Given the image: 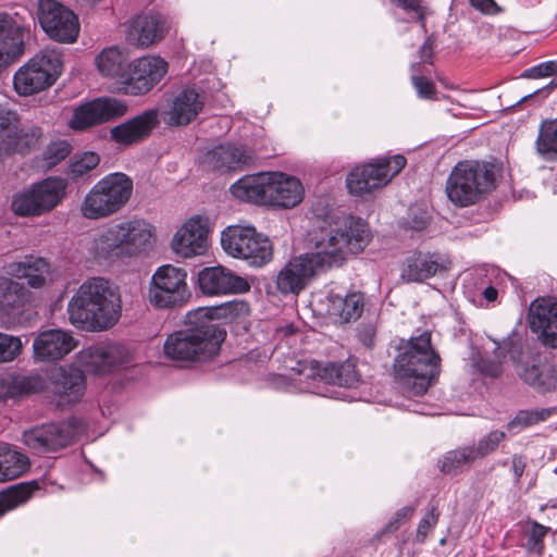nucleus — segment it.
<instances>
[{
  "mask_svg": "<svg viewBox=\"0 0 557 557\" xmlns=\"http://www.w3.org/2000/svg\"><path fill=\"white\" fill-rule=\"evenodd\" d=\"M505 351L509 354L513 362H517V358L521 352V345L511 338L504 341L503 344L496 343L493 356H479L473 358V367L486 376L498 377L503 371L502 364L506 357Z\"/></svg>",
  "mask_w": 557,
  "mask_h": 557,
  "instance_id": "obj_34",
  "label": "nucleus"
},
{
  "mask_svg": "<svg viewBox=\"0 0 557 557\" xmlns=\"http://www.w3.org/2000/svg\"><path fill=\"white\" fill-rule=\"evenodd\" d=\"M157 109H149L111 128L112 140L123 146L138 144L149 137L159 123Z\"/></svg>",
  "mask_w": 557,
  "mask_h": 557,
  "instance_id": "obj_25",
  "label": "nucleus"
},
{
  "mask_svg": "<svg viewBox=\"0 0 557 557\" xmlns=\"http://www.w3.org/2000/svg\"><path fill=\"white\" fill-rule=\"evenodd\" d=\"M78 360L86 370L104 373L126 363L128 350L120 344L89 346L79 351Z\"/></svg>",
  "mask_w": 557,
  "mask_h": 557,
  "instance_id": "obj_23",
  "label": "nucleus"
},
{
  "mask_svg": "<svg viewBox=\"0 0 557 557\" xmlns=\"http://www.w3.org/2000/svg\"><path fill=\"white\" fill-rule=\"evenodd\" d=\"M445 269L438 255L413 251L405 259L401 278L407 282H423Z\"/></svg>",
  "mask_w": 557,
  "mask_h": 557,
  "instance_id": "obj_29",
  "label": "nucleus"
},
{
  "mask_svg": "<svg viewBox=\"0 0 557 557\" xmlns=\"http://www.w3.org/2000/svg\"><path fill=\"white\" fill-rule=\"evenodd\" d=\"M438 518L440 511L437 504H431L430 508L418 524L416 533L417 542L423 543L426 540L429 532L437 524Z\"/></svg>",
  "mask_w": 557,
  "mask_h": 557,
  "instance_id": "obj_55",
  "label": "nucleus"
},
{
  "mask_svg": "<svg viewBox=\"0 0 557 557\" xmlns=\"http://www.w3.org/2000/svg\"><path fill=\"white\" fill-rule=\"evenodd\" d=\"M18 126V116L15 112L0 108V151L4 149Z\"/></svg>",
  "mask_w": 557,
  "mask_h": 557,
  "instance_id": "obj_53",
  "label": "nucleus"
},
{
  "mask_svg": "<svg viewBox=\"0 0 557 557\" xmlns=\"http://www.w3.org/2000/svg\"><path fill=\"white\" fill-rule=\"evenodd\" d=\"M66 312L76 329L102 332L114 326L122 314L119 289L103 277L85 281L71 297Z\"/></svg>",
  "mask_w": 557,
  "mask_h": 557,
  "instance_id": "obj_3",
  "label": "nucleus"
},
{
  "mask_svg": "<svg viewBox=\"0 0 557 557\" xmlns=\"http://www.w3.org/2000/svg\"><path fill=\"white\" fill-rule=\"evenodd\" d=\"M434 47H435L434 37L432 35L428 36L419 49V57L422 62L432 64Z\"/></svg>",
  "mask_w": 557,
  "mask_h": 557,
  "instance_id": "obj_60",
  "label": "nucleus"
},
{
  "mask_svg": "<svg viewBox=\"0 0 557 557\" xmlns=\"http://www.w3.org/2000/svg\"><path fill=\"white\" fill-rule=\"evenodd\" d=\"M51 383L55 394L64 398L67 404L81 400L85 392V375L77 368H59L51 375Z\"/></svg>",
  "mask_w": 557,
  "mask_h": 557,
  "instance_id": "obj_32",
  "label": "nucleus"
},
{
  "mask_svg": "<svg viewBox=\"0 0 557 557\" xmlns=\"http://www.w3.org/2000/svg\"><path fill=\"white\" fill-rule=\"evenodd\" d=\"M506 433L504 431L494 430L482 436L478 443L469 445V450L473 457V460L483 459L490 454L496 451L499 444L505 440Z\"/></svg>",
  "mask_w": 557,
  "mask_h": 557,
  "instance_id": "obj_49",
  "label": "nucleus"
},
{
  "mask_svg": "<svg viewBox=\"0 0 557 557\" xmlns=\"http://www.w3.org/2000/svg\"><path fill=\"white\" fill-rule=\"evenodd\" d=\"M389 2L407 15L406 22H417L421 29L426 32L425 17L430 10L423 0H389Z\"/></svg>",
  "mask_w": 557,
  "mask_h": 557,
  "instance_id": "obj_48",
  "label": "nucleus"
},
{
  "mask_svg": "<svg viewBox=\"0 0 557 557\" xmlns=\"http://www.w3.org/2000/svg\"><path fill=\"white\" fill-rule=\"evenodd\" d=\"M475 461L468 446L446 453L440 460V469L446 474H456L470 468Z\"/></svg>",
  "mask_w": 557,
  "mask_h": 557,
  "instance_id": "obj_43",
  "label": "nucleus"
},
{
  "mask_svg": "<svg viewBox=\"0 0 557 557\" xmlns=\"http://www.w3.org/2000/svg\"><path fill=\"white\" fill-rule=\"evenodd\" d=\"M411 82L420 98L432 99L436 94L435 85L424 76L413 74Z\"/></svg>",
  "mask_w": 557,
  "mask_h": 557,
  "instance_id": "obj_58",
  "label": "nucleus"
},
{
  "mask_svg": "<svg viewBox=\"0 0 557 557\" xmlns=\"http://www.w3.org/2000/svg\"><path fill=\"white\" fill-rule=\"evenodd\" d=\"M38 21L45 33L55 41L72 44L78 37L77 16L55 0H39Z\"/></svg>",
  "mask_w": 557,
  "mask_h": 557,
  "instance_id": "obj_14",
  "label": "nucleus"
},
{
  "mask_svg": "<svg viewBox=\"0 0 557 557\" xmlns=\"http://www.w3.org/2000/svg\"><path fill=\"white\" fill-rule=\"evenodd\" d=\"M67 181L50 176L33 183L17 193L12 200V210L20 216H38L54 209L65 197Z\"/></svg>",
  "mask_w": 557,
  "mask_h": 557,
  "instance_id": "obj_10",
  "label": "nucleus"
},
{
  "mask_svg": "<svg viewBox=\"0 0 557 557\" xmlns=\"http://www.w3.org/2000/svg\"><path fill=\"white\" fill-rule=\"evenodd\" d=\"M28 468V458L10 448L0 445V482L12 481L21 476Z\"/></svg>",
  "mask_w": 557,
  "mask_h": 557,
  "instance_id": "obj_41",
  "label": "nucleus"
},
{
  "mask_svg": "<svg viewBox=\"0 0 557 557\" xmlns=\"http://www.w3.org/2000/svg\"><path fill=\"white\" fill-rule=\"evenodd\" d=\"M100 158L96 152L86 151L75 156L69 166V172L74 177L83 176L99 164Z\"/></svg>",
  "mask_w": 557,
  "mask_h": 557,
  "instance_id": "obj_51",
  "label": "nucleus"
},
{
  "mask_svg": "<svg viewBox=\"0 0 557 557\" xmlns=\"http://www.w3.org/2000/svg\"><path fill=\"white\" fill-rule=\"evenodd\" d=\"M307 253L290 259L277 273L276 287L282 294H299L310 280L322 273Z\"/></svg>",
  "mask_w": 557,
  "mask_h": 557,
  "instance_id": "obj_18",
  "label": "nucleus"
},
{
  "mask_svg": "<svg viewBox=\"0 0 557 557\" xmlns=\"http://www.w3.org/2000/svg\"><path fill=\"white\" fill-rule=\"evenodd\" d=\"M125 248L126 257H134L151 246L152 227L140 219L117 223Z\"/></svg>",
  "mask_w": 557,
  "mask_h": 557,
  "instance_id": "obj_31",
  "label": "nucleus"
},
{
  "mask_svg": "<svg viewBox=\"0 0 557 557\" xmlns=\"http://www.w3.org/2000/svg\"><path fill=\"white\" fill-rule=\"evenodd\" d=\"M77 344L72 332L49 329L35 337L33 342L34 358L37 361H58L76 348Z\"/></svg>",
  "mask_w": 557,
  "mask_h": 557,
  "instance_id": "obj_19",
  "label": "nucleus"
},
{
  "mask_svg": "<svg viewBox=\"0 0 557 557\" xmlns=\"http://www.w3.org/2000/svg\"><path fill=\"white\" fill-rule=\"evenodd\" d=\"M34 490H0V517L7 511L25 504L32 498Z\"/></svg>",
  "mask_w": 557,
  "mask_h": 557,
  "instance_id": "obj_50",
  "label": "nucleus"
},
{
  "mask_svg": "<svg viewBox=\"0 0 557 557\" xmlns=\"http://www.w3.org/2000/svg\"><path fill=\"white\" fill-rule=\"evenodd\" d=\"M133 181L124 173L115 172L98 181L81 203V213L89 220L108 218L128 202Z\"/></svg>",
  "mask_w": 557,
  "mask_h": 557,
  "instance_id": "obj_6",
  "label": "nucleus"
},
{
  "mask_svg": "<svg viewBox=\"0 0 557 557\" xmlns=\"http://www.w3.org/2000/svg\"><path fill=\"white\" fill-rule=\"evenodd\" d=\"M244 307L226 302L220 307H201L186 314L185 327L168 336L163 349L168 358L177 361H202L218 355L226 332L216 318L233 315Z\"/></svg>",
  "mask_w": 557,
  "mask_h": 557,
  "instance_id": "obj_1",
  "label": "nucleus"
},
{
  "mask_svg": "<svg viewBox=\"0 0 557 557\" xmlns=\"http://www.w3.org/2000/svg\"><path fill=\"white\" fill-rule=\"evenodd\" d=\"M530 327L541 333L545 346L557 348V302L549 297L536 298L529 308Z\"/></svg>",
  "mask_w": 557,
  "mask_h": 557,
  "instance_id": "obj_22",
  "label": "nucleus"
},
{
  "mask_svg": "<svg viewBox=\"0 0 557 557\" xmlns=\"http://www.w3.org/2000/svg\"><path fill=\"white\" fill-rule=\"evenodd\" d=\"M8 487H40L39 483L36 480L32 481H25V482H18L12 485H9Z\"/></svg>",
  "mask_w": 557,
  "mask_h": 557,
  "instance_id": "obj_64",
  "label": "nucleus"
},
{
  "mask_svg": "<svg viewBox=\"0 0 557 557\" xmlns=\"http://www.w3.org/2000/svg\"><path fill=\"white\" fill-rule=\"evenodd\" d=\"M26 302V289L20 283L7 278H0V321L10 329L20 323L21 314Z\"/></svg>",
  "mask_w": 557,
  "mask_h": 557,
  "instance_id": "obj_27",
  "label": "nucleus"
},
{
  "mask_svg": "<svg viewBox=\"0 0 557 557\" xmlns=\"http://www.w3.org/2000/svg\"><path fill=\"white\" fill-rule=\"evenodd\" d=\"M473 8L484 14H495L499 11L498 5L494 0H470Z\"/></svg>",
  "mask_w": 557,
  "mask_h": 557,
  "instance_id": "obj_61",
  "label": "nucleus"
},
{
  "mask_svg": "<svg viewBox=\"0 0 557 557\" xmlns=\"http://www.w3.org/2000/svg\"><path fill=\"white\" fill-rule=\"evenodd\" d=\"M9 273L18 278H26L30 287L39 288L45 285L49 273V263L40 257H25L24 260L12 262Z\"/></svg>",
  "mask_w": 557,
  "mask_h": 557,
  "instance_id": "obj_38",
  "label": "nucleus"
},
{
  "mask_svg": "<svg viewBox=\"0 0 557 557\" xmlns=\"http://www.w3.org/2000/svg\"><path fill=\"white\" fill-rule=\"evenodd\" d=\"M327 300L329 314L341 322L356 321L363 312L364 297L360 292H350L345 295L331 292Z\"/></svg>",
  "mask_w": 557,
  "mask_h": 557,
  "instance_id": "obj_33",
  "label": "nucleus"
},
{
  "mask_svg": "<svg viewBox=\"0 0 557 557\" xmlns=\"http://www.w3.org/2000/svg\"><path fill=\"white\" fill-rule=\"evenodd\" d=\"M45 387V380L41 375H21L13 377L8 385V396L14 398L40 392Z\"/></svg>",
  "mask_w": 557,
  "mask_h": 557,
  "instance_id": "obj_44",
  "label": "nucleus"
},
{
  "mask_svg": "<svg viewBox=\"0 0 557 557\" xmlns=\"http://www.w3.org/2000/svg\"><path fill=\"white\" fill-rule=\"evenodd\" d=\"M221 245L228 256L244 259L253 267L264 265L273 256L270 239L252 226H227L221 234Z\"/></svg>",
  "mask_w": 557,
  "mask_h": 557,
  "instance_id": "obj_9",
  "label": "nucleus"
},
{
  "mask_svg": "<svg viewBox=\"0 0 557 557\" xmlns=\"http://www.w3.org/2000/svg\"><path fill=\"white\" fill-rule=\"evenodd\" d=\"M95 63L101 75L119 79L124 85L131 63L119 47L104 48L96 57Z\"/></svg>",
  "mask_w": 557,
  "mask_h": 557,
  "instance_id": "obj_36",
  "label": "nucleus"
},
{
  "mask_svg": "<svg viewBox=\"0 0 557 557\" xmlns=\"http://www.w3.org/2000/svg\"><path fill=\"white\" fill-rule=\"evenodd\" d=\"M483 296L487 301H495L498 296V292L494 286H487L483 290Z\"/></svg>",
  "mask_w": 557,
  "mask_h": 557,
  "instance_id": "obj_63",
  "label": "nucleus"
},
{
  "mask_svg": "<svg viewBox=\"0 0 557 557\" xmlns=\"http://www.w3.org/2000/svg\"><path fill=\"white\" fill-rule=\"evenodd\" d=\"M416 505H407L398 509L383 528L382 533H393L397 531L404 523L411 519L416 511Z\"/></svg>",
  "mask_w": 557,
  "mask_h": 557,
  "instance_id": "obj_56",
  "label": "nucleus"
},
{
  "mask_svg": "<svg viewBox=\"0 0 557 557\" xmlns=\"http://www.w3.org/2000/svg\"><path fill=\"white\" fill-rule=\"evenodd\" d=\"M305 189L301 182L283 172H271L269 203L294 208L304 199Z\"/></svg>",
  "mask_w": 557,
  "mask_h": 557,
  "instance_id": "obj_28",
  "label": "nucleus"
},
{
  "mask_svg": "<svg viewBox=\"0 0 557 557\" xmlns=\"http://www.w3.org/2000/svg\"><path fill=\"white\" fill-rule=\"evenodd\" d=\"M257 154L252 148L239 143L220 144L208 150L205 164L220 173L243 171L255 164Z\"/></svg>",
  "mask_w": 557,
  "mask_h": 557,
  "instance_id": "obj_16",
  "label": "nucleus"
},
{
  "mask_svg": "<svg viewBox=\"0 0 557 557\" xmlns=\"http://www.w3.org/2000/svg\"><path fill=\"white\" fill-rule=\"evenodd\" d=\"M90 250L96 257L104 260L127 258L119 224L110 225L97 233Z\"/></svg>",
  "mask_w": 557,
  "mask_h": 557,
  "instance_id": "obj_35",
  "label": "nucleus"
},
{
  "mask_svg": "<svg viewBox=\"0 0 557 557\" xmlns=\"http://www.w3.org/2000/svg\"><path fill=\"white\" fill-rule=\"evenodd\" d=\"M41 137L42 131L38 126H17L16 132L11 136L2 152L26 154L38 146Z\"/></svg>",
  "mask_w": 557,
  "mask_h": 557,
  "instance_id": "obj_40",
  "label": "nucleus"
},
{
  "mask_svg": "<svg viewBox=\"0 0 557 557\" xmlns=\"http://www.w3.org/2000/svg\"><path fill=\"white\" fill-rule=\"evenodd\" d=\"M72 150L71 144L65 139L51 140L44 149L40 158V165L50 170L63 161Z\"/></svg>",
  "mask_w": 557,
  "mask_h": 557,
  "instance_id": "obj_45",
  "label": "nucleus"
},
{
  "mask_svg": "<svg viewBox=\"0 0 557 557\" xmlns=\"http://www.w3.org/2000/svg\"><path fill=\"white\" fill-rule=\"evenodd\" d=\"M525 468V460L522 456L515 455L512 457V470L515 473V476L518 479L522 475Z\"/></svg>",
  "mask_w": 557,
  "mask_h": 557,
  "instance_id": "obj_62",
  "label": "nucleus"
},
{
  "mask_svg": "<svg viewBox=\"0 0 557 557\" xmlns=\"http://www.w3.org/2000/svg\"><path fill=\"white\" fill-rule=\"evenodd\" d=\"M401 154L377 158L370 163L354 168L347 175L346 185L351 195L362 196L386 185L406 165Z\"/></svg>",
  "mask_w": 557,
  "mask_h": 557,
  "instance_id": "obj_11",
  "label": "nucleus"
},
{
  "mask_svg": "<svg viewBox=\"0 0 557 557\" xmlns=\"http://www.w3.org/2000/svg\"><path fill=\"white\" fill-rule=\"evenodd\" d=\"M25 27L8 13H0V73L25 50Z\"/></svg>",
  "mask_w": 557,
  "mask_h": 557,
  "instance_id": "obj_24",
  "label": "nucleus"
},
{
  "mask_svg": "<svg viewBox=\"0 0 557 557\" xmlns=\"http://www.w3.org/2000/svg\"><path fill=\"white\" fill-rule=\"evenodd\" d=\"M164 33V23L160 15L149 14L137 16L132 24V35H136L137 45L148 47L161 39Z\"/></svg>",
  "mask_w": 557,
  "mask_h": 557,
  "instance_id": "obj_39",
  "label": "nucleus"
},
{
  "mask_svg": "<svg viewBox=\"0 0 557 557\" xmlns=\"http://www.w3.org/2000/svg\"><path fill=\"white\" fill-rule=\"evenodd\" d=\"M187 272L172 264L159 267L153 273L148 290L151 305L174 308L185 305L191 294L187 286Z\"/></svg>",
  "mask_w": 557,
  "mask_h": 557,
  "instance_id": "obj_12",
  "label": "nucleus"
},
{
  "mask_svg": "<svg viewBox=\"0 0 557 557\" xmlns=\"http://www.w3.org/2000/svg\"><path fill=\"white\" fill-rule=\"evenodd\" d=\"M313 211L322 224L314 237V251L308 255L323 272L342 265L348 252L358 253L368 245L370 231L361 219H342L332 209L324 214L318 209Z\"/></svg>",
  "mask_w": 557,
  "mask_h": 557,
  "instance_id": "obj_2",
  "label": "nucleus"
},
{
  "mask_svg": "<svg viewBox=\"0 0 557 557\" xmlns=\"http://www.w3.org/2000/svg\"><path fill=\"white\" fill-rule=\"evenodd\" d=\"M127 112V104L112 97L96 98L77 106L69 120L73 131H86L92 126L116 120Z\"/></svg>",
  "mask_w": 557,
  "mask_h": 557,
  "instance_id": "obj_15",
  "label": "nucleus"
},
{
  "mask_svg": "<svg viewBox=\"0 0 557 557\" xmlns=\"http://www.w3.org/2000/svg\"><path fill=\"white\" fill-rule=\"evenodd\" d=\"M375 327L372 324H364L358 327L357 337L367 348H372L375 342Z\"/></svg>",
  "mask_w": 557,
  "mask_h": 557,
  "instance_id": "obj_59",
  "label": "nucleus"
},
{
  "mask_svg": "<svg viewBox=\"0 0 557 557\" xmlns=\"http://www.w3.org/2000/svg\"><path fill=\"white\" fill-rule=\"evenodd\" d=\"M553 413L550 408L520 410L516 417L507 423L508 431H520L539 422L545 421Z\"/></svg>",
  "mask_w": 557,
  "mask_h": 557,
  "instance_id": "obj_47",
  "label": "nucleus"
},
{
  "mask_svg": "<svg viewBox=\"0 0 557 557\" xmlns=\"http://www.w3.org/2000/svg\"><path fill=\"white\" fill-rule=\"evenodd\" d=\"M535 148L544 159L557 160V117L541 123Z\"/></svg>",
  "mask_w": 557,
  "mask_h": 557,
  "instance_id": "obj_42",
  "label": "nucleus"
},
{
  "mask_svg": "<svg viewBox=\"0 0 557 557\" xmlns=\"http://www.w3.org/2000/svg\"><path fill=\"white\" fill-rule=\"evenodd\" d=\"M516 372L528 385L540 393H546L555 388V370L549 364L517 363Z\"/></svg>",
  "mask_w": 557,
  "mask_h": 557,
  "instance_id": "obj_37",
  "label": "nucleus"
},
{
  "mask_svg": "<svg viewBox=\"0 0 557 557\" xmlns=\"http://www.w3.org/2000/svg\"><path fill=\"white\" fill-rule=\"evenodd\" d=\"M22 347L18 336L0 333V362L14 360L21 354Z\"/></svg>",
  "mask_w": 557,
  "mask_h": 557,
  "instance_id": "obj_54",
  "label": "nucleus"
},
{
  "mask_svg": "<svg viewBox=\"0 0 557 557\" xmlns=\"http://www.w3.org/2000/svg\"><path fill=\"white\" fill-rule=\"evenodd\" d=\"M200 290L206 295H227L248 292L249 283L230 270L219 265L205 268L198 274Z\"/></svg>",
  "mask_w": 557,
  "mask_h": 557,
  "instance_id": "obj_21",
  "label": "nucleus"
},
{
  "mask_svg": "<svg viewBox=\"0 0 557 557\" xmlns=\"http://www.w3.org/2000/svg\"><path fill=\"white\" fill-rule=\"evenodd\" d=\"M522 534L525 542V548L529 552L541 554L544 549V537L547 535L549 528L535 520H527L521 524Z\"/></svg>",
  "mask_w": 557,
  "mask_h": 557,
  "instance_id": "obj_46",
  "label": "nucleus"
},
{
  "mask_svg": "<svg viewBox=\"0 0 557 557\" xmlns=\"http://www.w3.org/2000/svg\"><path fill=\"white\" fill-rule=\"evenodd\" d=\"M431 222V215L424 205L411 206L408 210L404 225L408 230L423 231Z\"/></svg>",
  "mask_w": 557,
  "mask_h": 557,
  "instance_id": "obj_52",
  "label": "nucleus"
},
{
  "mask_svg": "<svg viewBox=\"0 0 557 557\" xmlns=\"http://www.w3.org/2000/svg\"><path fill=\"white\" fill-rule=\"evenodd\" d=\"M205 107V96L195 88H184L175 95L164 121L170 126H185L191 123Z\"/></svg>",
  "mask_w": 557,
  "mask_h": 557,
  "instance_id": "obj_26",
  "label": "nucleus"
},
{
  "mask_svg": "<svg viewBox=\"0 0 557 557\" xmlns=\"http://www.w3.org/2000/svg\"><path fill=\"white\" fill-rule=\"evenodd\" d=\"M168 72V63L160 57H143L131 63L124 90L134 96L144 95L158 84Z\"/></svg>",
  "mask_w": 557,
  "mask_h": 557,
  "instance_id": "obj_17",
  "label": "nucleus"
},
{
  "mask_svg": "<svg viewBox=\"0 0 557 557\" xmlns=\"http://www.w3.org/2000/svg\"><path fill=\"white\" fill-rule=\"evenodd\" d=\"M61 72L62 60L60 53L45 49L15 72L13 86L20 96L38 94L52 86Z\"/></svg>",
  "mask_w": 557,
  "mask_h": 557,
  "instance_id": "obj_8",
  "label": "nucleus"
},
{
  "mask_svg": "<svg viewBox=\"0 0 557 557\" xmlns=\"http://www.w3.org/2000/svg\"><path fill=\"white\" fill-rule=\"evenodd\" d=\"M208 220L202 216L190 218L176 232L172 247L174 251L184 257L201 256L208 248Z\"/></svg>",
  "mask_w": 557,
  "mask_h": 557,
  "instance_id": "obj_20",
  "label": "nucleus"
},
{
  "mask_svg": "<svg viewBox=\"0 0 557 557\" xmlns=\"http://www.w3.org/2000/svg\"><path fill=\"white\" fill-rule=\"evenodd\" d=\"M495 187L494 165L487 162L466 160L458 162L446 182L448 199L460 207L479 201Z\"/></svg>",
  "mask_w": 557,
  "mask_h": 557,
  "instance_id": "obj_5",
  "label": "nucleus"
},
{
  "mask_svg": "<svg viewBox=\"0 0 557 557\" xmlns=\"http://www.w3.org/2000/svg\"><path fill=\"white\" fill-rule=\"evenodd\" d=\"M85 430L86 425L82 419L71 418L61 423L45 424L25 431L23 441L29 448L46 454L67 446Z\"/></svg>",
  "mask_w": 557,
  "mask_h": 557,
  "instance_id": "obj_13",
  "label": "nucleus"
},
{
  "mask_svg": "<svg viewBox=\"0 0 557 557\" xmlns=\"http://www.w3.org/2000/svg\"><path fill=\"white\" fill-rule=\"evenodd\" d=\"M290 380L297 384L299 392L315 393L317 381L354 387L359 383L360 375L356 370V362L351 359L325 364L314 360H306L297 362V367L292 369Z\"/></svg>",
  "mask_w": 557,
  "mask_h": 557,
  "instance_id": "obj_7",
  "label": "nucleus"
},
{
  "mask_svg": "<svg viewBox=\"0 0 557 557\" xmlns=\"http://www.w3.org/2000/svg\"><path fill=\"white\" fill-rule=\"evenodd\" d=\"M431 333L411 336L394 362L395 377L408 395H423L440 373L441 358L432 347Z\"/></svg>",
  "mask_w": 557,
  "mask_h": 557,
  "instance_id": "obj_4",
  "label": "nucleus"
},
{
  "mask_svg": "<svg viewBox=\"0 0 557 557\" xmlns=\"http://www.w3.org/2000/svg\"><path fill=\"white\" fill-rule=\"evenodd\" d=\"M270 182L271 172H260L239 178L231 186L230 190L239 200L251 203H269Z\"/></svg>",
  "mask_w": 557,
  "mask_h": 557,
  "instance_id": "obj_30",
  "label": "nucleus"
},
{
  "mask_svg": "<svg viewBox=\"0 0 557 557\" xmlns=\"http://www.w3.org/2000/svg\"><path fill=\"white\" fill-rule=\"evenodd\" d=\"M557 74V61L542 62L522 72V78H541Z\"/></svg>",
  "mask_w": 557,
  "mask_h": 557,
  "instance_id": "obj_57",
  "label": "nucleus"
}]
</instances>
